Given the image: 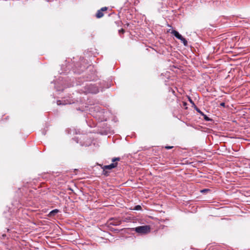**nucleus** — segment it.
Masks as SVG:
<instances>
[{
    "label": "nucleus",
    "mask_w": 250,
    "mask_h": 250,
    "mask_svg": "<svg viewBox=\"0 0 250 250\" xmlns=\"http://www.w3.org/2000/svg\"><path fill=\"white\" fill-rule=\"evenodd\" d=\"M134 230L138 233L146 234L150 232L151 228L148 225L140 226L134 228Z\"/></svg>",
    "instance_id": "nucleus-1"
},
{
    "label": "nucleus",
    "mask_w": 250,
    "mask_h": 250,
    "mask_svg": "<svg viewBox=\"0 0 250 250\" xmlns=\"http://www.w3.org/2000/svg\"><path fill=\"white\" fill-rule=\"evenodd\" d=\"M120 160V158L119 157L114 158L112 159V162H113V163H112L111 164H110L109 165L104 166L102 168L106 169V170L107 169H111L113 168H115L117 166V162H116V163H115V162H117V161H119Z\"/></svg>",
    "instance_id": "nucleus-2"
},
{
    "label": "nucleus",
    "mask_w": 250,
    "mask_h": 250,
    "mask_svg": "<svg viewBox=\"0 0 250 250\" xmlns=\"http://www.w3.org/2000/svg\"><path fill=\"white\" fill-rule=\"evenodd\" d=\"M107 10V7H104L101 8L100 10H98L96 14V17L98 19H100L102 18L104 15V12L106 11Z\"/></svg>",
    "instance_id": "nucleus-3"
},
{
    "label": "nucleus",
    "mask_w": 250,
    "mask_h": 250,
    "mask_svg": "<svg viewBox=\"0 0 250 250\" xmlns=\"http://www.w3.org/2000/svg\"><path fill=\"white\" fill-rule=\"evenodd\" d=\"M121 224V221L117 219H111L109 221V225H111L113 226H118L120 225Z\"/></svg>",
    "instance_id": "nucleus-4"
},
{
    "label": "nucleus",
    "mask_w": 250,
    "mask_h": 250,
    "mask_svg": "<svg viewBox=\"0 0 250 250\" xmlns=\"http://www.w3.org/2000/svg\"><path fill=\"white\" fill-rule=\"evenodd\" d=\"M171 33L179 40L181 39V38H182L183 37V36L181 34H180L178 31L176 30H173Z\"/></svg>",
    "instance_id": "nucleus-5"
},
{
    "label": "nucleus",
    "mask_w": 250,
    "mask_h": 250,
    "mask_svg": "<svg viewBox=\"0 0 250 250\" xmlns=\"http://www.w3.org/2000/svg\"><path fill=\"white\" fill-rule=\"evenodd\" d=\"M58 212H59V210L57 209H54V210H52L51 211H50L49 215L50 216H52L55 215Z\"/></svg>",
    "instance_id": "nucleus-6"
},
{
    "label": "nucleus",
    "mask_w": 250,
    "mask_h": 250,
    "mask_svg": "<svg viewBox=\"0 0 250 250\" xmlns=\"http://www.w3.org/2000/svg\"><path fill=\"white\" fill-rule=\"evenodd\" d=\"M180 40H181V41L183 43L185 46L188 45V42L184 37H182V38H181V39H180Z\"/></svg>",
    "instance_id": "nucleus-7"
},
{
    "label": "nucleus",
    "mask_w": 250,
    "mask_h": 250,
    "mask_svg": "<svg viewBox=\"0 0 250 250\" xmlns=\"http://www.w3.org/2000/svg\"><path fill=\"white\" fill-rule=\"evenodd\" d=\"M132 209L136 210H140L142 209V207L140 205H137L135 206L134 208Z\"/></svg>",
    "instance_id": "nucleus-8"
},
{
    "label": "nucleus",
    "mask_w": 250,
    "mask_h": 250,
    "mask_svg": "<svg viewBox=\"0 0 250 250\" xmlns=\"http://www.w3.org/2000/svg\"><path fill=\"white\" fill-rule=\"evenodd\" d=\"M102 169H103V174L104 176H108V175H109V172H108V171H107L106 170V169H104V168H102Z\"/></svg>",
    "instance_id": "nucleus-9"
},
{
    "label": "nucleus",
    "mask_w": 250,
    "mask_h": 250,
    "mask_svg": "<svg viewBox=\"0 0 250 250\" xmlns=\"http://www.w3.org/2000/svg\"><path fill=\"white\" fill-rule=\"evenodd\" d=\"M202 116H203L204 119L206 121H210V119L209 117H208L206 115H205V114H203V115H202Z\"/></svg>",
    "instance_id": "nucleus-10"
},
{
    "label": "nucleus",
    "mask_w": 250,
    "mask_h": 250,
    "mask_svg": "<svg viewBox=\"0 0 250 250\" xmlns=\"http://www.w3.org/2000/svg\"><path fill=\"white\" fill-rule=\"evenodd\" d=\"M195 109L201 115H203L204 113L202 112L197 106H195Z\"/></svg>",
    "instance_id": "nucleus-11"
},
{
    "label": "nucleus",
    "mask_w": 250,
    "mask_h": 250,
    "mask_svg": "<svg viewBox=\"0 0 250 250\" xmlns=\"http://www.w3.org/2000/svg\"><path fill=\"white\" fill-rule=\"evenodd\" d=\"M125 31L124 29L122 28L121 29L119 30V34H124L125 33Z\"/></svg>",
    "instance_id": "nucleus-12"
},
{
    "label": "nucleus",
    "mask_w": 250,
    "mask_h": 250,
    "mask_svg": "<svg viewBox=\"0 0 250 250\" xmlns=\"http://www.w3.org/2000/svg\"><path fill=\"white\" fill-rule=\"evenodd\" d=\"M165 148H166V149H171L172 148H173V146H166Z\"/></svg>",
    "instance_id": "nucleus-13"
},
{
    "label": "nucleus",
    "mask_w": 250,
    "mask_h": 250,
    "mask_svg": "<svg viewBox=\"0 0 250 250\" xmlns=\"http://www.w3.org/2000/svg\"><path fill=\"white\" fill-rule=\"evenodd\" d=\"M220 106L225 107V103H221L220 104Z\"/></svg>",
    "instance_id": "nucleus-14"
},
{
    "label": "nucleus",
    "mask_w": 250,
    "mask_h": 250,
    "mask_svg": "<svg viewBox=\"0 0 250 250\" xmlns=\"http://www.w3.org/2000/svg\"><path fill=\"white\" fill-rule=\"evenodd\" d=\"M208 189H203L202 190H201V192H206V191H208Z\"/></svg>",
    "instance_id": "nucleus-15"
},
{
    "label": "nucleus",
    "mask_w": 250,
    "mask_h": 250,
    "mask_svg": "<svg viewBox=\"0 0 250 250\" xmlns=\"http://www.w3.org/2000/svg\"><path fill=\"white\" fill-rule=\"evenodd\" d=\"M189 101H190V102L191 103H192V104H194V103L193 102V101H192V100H191V99H189Z\"/></svg>",
    "instance_id": "nucleus-16"
},
{
    "label": "nucleus",
    "mask_w": 250,
    "mask_h": 250,
    "mask_svg": "<svg viewBox=\"0 0 250 250\" xmlns=\"http://www.w3.org/2000/svg\"><path fill=\"white\" fill-rule=\"evenodd\" d=\"M57 104H61V101H57Z\"/></svg>",
    "instance_id": "nucleus-17"
},
{
    "label": "nucleus",
    "mask_w": 250,
    "mask_h": 250,
    "mask_svg": "<svg viewBox=\"0 0 250 250\" xmlns=\"http://www.w3.org/2000/svg\"><path fill=\"white\" fill-rule=\"evenodd\" d=\"M186 104H187L186 103H185V102L184 103V105H186Z\"/></svg>",
    "instance_id": "nucleus-18"
},
{
    "label": "nucleus",
    "mask_w": 250,
    "mask_h": 250,
    "mask_svg": "<svg viewBox=\"0 0 250 250\" xmlns=\"http://www.w3.org/2000/svg\"><path fill=\"white\" fill-rule=\"evenodd\" d=\"M8 118V117H7L6 118H5V119H7V118Z\"/></svg>",
    "instance_id": "nucleus-19"
}]
</instances>
